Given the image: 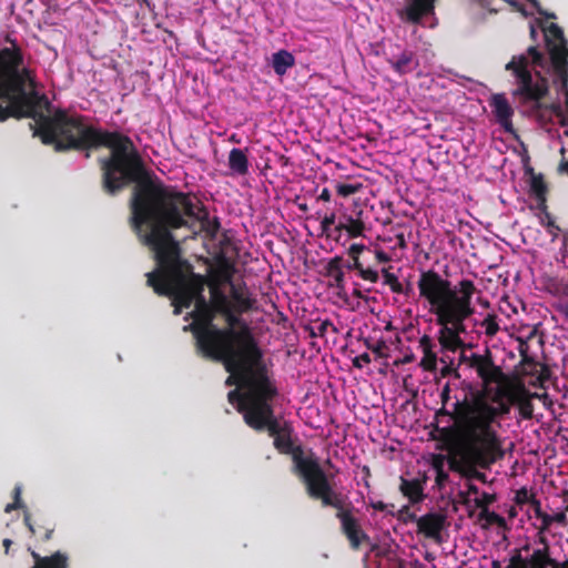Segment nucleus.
Masks as SVG:
<instances>
[{
    "instance_id": "51",
    "label": "nucleus",
    "mask_w": 568,
    "mask_h": 568,
    "mask_svg": "<svg viewBox=\"0 0 568 568\" xmlns=\"http://www.w3.org/2000/svg\"><path fill=\"white\" fill-rule=\"evenodd\" d=\"M564 568H568V561L565 564Z\"/></svg>"
},
{
    "instance_id": "12",
    "label": "nucleus",
    "mask_w": 568,
    "mask_h": 568,
    "mask_svg": "<svg viewBox=\"0 0 568 568\" xmlns=\"http://www.w3.org/2000/svg\"><path fill=\"white\" fill-rule=\"evenodd\" d=\"M32 557L36 562L33 568H69V556L62 551L44 557L33 551Z\"/></svg>"
},
{
    "instance_id": "24",
    "label": "nucleus",
    "mask_w": 568,
    "mask_h": 568,
    "mask_svg": "<svg viewBox=\"0 0 568 568\" xmlns=\"http://www.w3.org/2000/svg\"><path fill=\"white\" fill-rule=\"evenodd\" d=\"M359 274L364 280L371 281L373 283H376L379 278L378 272L375 270H372V268L363 267V268H361Z\"/></svg>"
},
{
    "instance_id": "39",
    "label": "nucleus",
    "mask_w": 568,
    "mask_h": 568,
    "mask_svg": "<svg viewBox=\"0 0 568 568\" xmlns=\"http://www.w3.org/2000/svg\"><path fill=\"white\" fill-rule=\"evenodd\" d=\"M460 362L466 363L470 366L471 355L467 356L464 352L460 354Z\"/></svg>"
},
{
    "instance_id": "37",
    "label": "nucleus",
    "mask_w": 568,
    "mask_h": 568,
    "mask_svg": "<svg viewBox=\"0 0 568 568\" xmlns=\"http://www.w3.org/2000/svg\"><path fill=\"white\" fill-rule=\"evenodd\" d=\"M559 172L568 174V161H561L559 165Z\"/></svg>"
},
{
    "instance_id": "46",
    "label": "nucleus",
    "mask_w": 568,
    "mask_h": 568,
    "mask_svg": "<svg viewBox=\"0 0 568 568\" xmlns=\"http://www.w3.org/2000/svg\"><path fill=\"white\" fill-rule=\"evenodd\" d=\"M52 532H53L52 530H48V531L45 532V536H44L45 540H49V539L51 538Z\"/></svg>"
},
{
    "instance_id": "42",
    "label": "nucleus",
    "mask_w": 568,
    "mask_h": 568,
    "mask_svg": "<svg viewBox=\"0 0 568 568\" xmlns=\"http://www.w3.org/2000/svg\"><path fill=\"white\" fill-rule=\"evenodd\" d=\"M373 507L378 510H384L385 505L382 501L373 504Z\"/></svg>"
},
{
    "instance_id": "6",
    "label": "nucleus",
    "mask_w": 568,
    "mask_h": 568,
    "mask_svg": "<svg viewBox=\"0 0 568 568\" xmlns=\"http://www.w3.org/2000/svg\"><path fill=\"white\" fill-rule=\"evenodd\" d=\"M189 317H192L194 320V324L191 325V328L194 332V335L196 337V343L201 352L215 361H220L226 366L225 361L223 358H217L215 356V353L209 352V347H212V351L215 352V348L217 349V344L215 343V329L227 332L231 329V325L229 324L227 320L217 311L211 310L210 311V320L206 321V318L202 317V314L197 312L196 306L192 307V311L187 313L185 320ZM225 369L229 372L227 367ZM231 376L226 379V385L232 386L237 383V379L234 377V374L239 375V382H240V389L235 388L234 390H237L241 395L244 394L243 388V377L242 372L237 368L230 369Z\"/></svg>"
},
{
    "instance_id": "32",
    "label": "nucleus",
    "mask_w": 568,
    "mask_h": 568,
    "mask_svg": "<svg viewBox=\"0 0 568 568\" xmlns=\"http://www.w3.org/2000/svg\"><path fill=\"white\" fill-rule=\"evenodd\" d=\"M346 267L348 270H356L358 273L361 272V268H363V265L359 262V258H353L352 263H347Z\"/></svg>"
},
{
    "instance_id": "15",
    "label": "nucleus",
    "mask_w": 568,
    "mask_h": 568,
    "mask_svg": "<svg viewBox=\"0 0 568 568\" xmlns=\"http://www.w3.org/2000/svg\"><path fill=\"white\" fill-rule=\"evenodd\" d=\"M294 63V55L286 50H280L272 55V68L277 75H284Z\"/></svg>"
},
{
    "instance_id": "43",
    "label": "nucleus",
    "mask_w": 568,
    "mask_h": 568,
    "mask_svg": "<svg viewBox=\"0 0 568 568\" xmlns=\"http://www.w3.org/2000/svg\"><path fill=\"white\" fill-rule=\"evenodd\" d=\"M469 493L474 494V495H477L479 493L478 487L475 486V485H470L469 486Z\"/></svg>"
},
{
    "instance_id": "48",
    "label": "nucleus",
    "mask_w": 568,
    "mask_h": 568,
    "mask_svg": "<svg viewBox=\"0 0 568 568\" xmlns=\"http://www.w3.org/2000/svg\"><path fill=\"white\" fill-rule=\"evenodd\" d=\"M232 140L235 141V143H239V140H236L235 136H232Z\"/></svg>"
},
{
    "instance_id": "49",
    "label": "nucleus",
    "mask_w": 568,
    "mask_h": 568,
    "mask_svg": "<svg viewBox=\"0 0 568 568\" xmlns=\"http://www.w3.org/2000/svg\"><path fill=\"white\" fill-rule=\"evenodd\" d=\"M232 140L235 141V143H239V140H236L235 136H232Z\"/></svg>"
},
{
    "instance_id": "25",
    "label": "nucleus",
    "mask_w": 568,
    "mask_h": 568,
    "mask_svg": "<svg viewBox=\"0 0 568 568\" xmlns=\"http://www.w3.org/2000/svg\"><path fill=\"white\" fill-rule=\"evenodd\" d=\"M335 214L332 213L329 215H325L324 219L322 220L321 222V225H322V229L324 231H327L329 230L331 226H333L335 224Z\"/></svg>"
},
{
    "instance_id": "9",
    "label": "nucleus",
    "mask_w": 568,
    "mask_h": 568,
    "mask_svg": "<svg viewBox=\"0 0 568 568\" xmlns=\"http://www.w3.org/2000/svg\"><path fill=\"white\" fill-rule=\"evenodd\" d=\"M434 13V0H406L405 7L399 11L405 21L426 26V19Z\"/></svg>"
},
{
    "instance_id": "3",
    "label": "nucleus",
    "mask_w": 568,
    "mask_h": 568,
    "mask_svg": "<svg viewBox=\"0 0 568 568\" xmlns=\"http://www.w3.org/2000/svg\"><path fill=\"white\" fill-rule=\"evenodd\" d=\"M453 408L443 407L438 414L454 420L459 457L469 466L488 469L504 456L499 429L508 405L498 397L475 394L469 400L456 399Z\"/></svg>"
},
{
    "instance_id": "41",
    "label": "nucleus",
    "mask_w": 568,
    "mask_h": 568,
    "mask_svg": "<svg viewBox=\"0 0 568 568\" xmlns=\"http://www.w3.org/2000/svg\"><path fill=\"white\" fill-rule=\"evenodd\" d=\"M24 521H26V525L28 526L29 530H30V531H32V532H34L33 526H32V524L30 523V517H29V515H26V517H24Z\"/></svg>"
},
{
    "instance_id": "44",
    "label": "nucleus",
    "mask_w": 568,
    "mask_h": 568,
    "mask_svg": "<svg viewBox=\"0 0 568 568\" xmlns=\"http://www.w3.org/2000/svg\"><path fill=\"white\" fill-rule=\"evenodd\" d=\"M10 545H11V540L10 539H4L3 540V546L6 547V551H8Z\"/></svg>"
},
{
    "instance_id": "19",
    "label": "nucleus",
    "mask_w": 568,
    "mask_h": 568,
    "mask_svg": "<svg viewBox=\"0 0 568 568\" xmlns=\"http://www.w3.org/2000/svg\"><path fill=\"white\" fill-rule=\"evenodd\" d=\"M540 541L544 544V547L534 550L531 555V564L535 568H545L550 561L548 555V545L542 537H540Z\"/></svg>"
},
{
    "instance_id": "11",
    "label": "nucleus",
    "mask_w": 568,
    "mask_h": 568,
    "mask_svg": "<svg viewBox=\"0 0 568 568\" xmlns=\"http://www.w3.org/2000/svg\"><path fill=\"white\" fill-rule=\"evenodd\" d=\"M490 105L493 106L497 122L504 128L506 132L513 131L511 116L514 111L508 101L503 94H494Z\"/></svg>"
},
{
    "instance_id": "28",
    "label": "nucleus",
    "mask_w": 568,
    "mask_h": 568,
    "mask_svg": "<svg viewBox=\"0 0 568 568\" xmlns=\"http://www.w3.org/2000/svg\"><path fill=\"white\" fill-rule=\"evenodd\" d=\"M363 363H371V356L368 353H363L354 359V366L362 367Z\"/></svg>"
},
{
    "instance_id": "50",
    "label": "nucleus",
    "mask_w": 568,
    "mask_h": 568,
    "mask_svg": "<svg viewBox=\"0 0 568 568\" xmlns=\"http://www.w3.org/2000/svg\"><path fill=\"white\" fill-rule=\"evenodd\" d=\"M232 140L235 141V143H239V140H236L235 136H232Z\"/></svg>"
},
{
    "instance_id": "31",
    "label": "nucleus",
    "mask_w": 568,
    "mask_h": 568,
    "mask_svg": "<svg viewBox=\"0 0 568 568\" xmlns=\"http://www.w3.org/2000/svg\"><path fill=\"white\" fill-rule=\"evenodd\" d=\"M355 192V187L348 184H343L338 186V193L342 195H349Z\"/></svg>"
},
{
    "instance_id": "29",
    "label": "nucleus",
    "mask_w": 568,
    "mask_h": 568,
    "mask_svg": "<svg viewBox=\"0 0 568 568\" xmlns=\"http://www.w3.org/2000/svg\"><path fill=\"white\" fill-rule=\"evenodd\" d=\"M541 518V529L540 532L548 529L551 523L554 521V518L550 515L542 514L540 515Z\"/></svg>"
},
{
    "instance_id": "20",
    "label": "nucleus",
    "mask_w": 568,
    "mask_h": 568,
    "mask_svg": "<svg viewBox=\"0 0 568 568\" xmlns=\"http://www.w3.org/2000/svg\"><path fill=\"white\" fill-rule=\"evenodd\" d=\"M402 490L406 496H408L414 501H417L422 496L420 486L405 479H403L402 483Z\"/></svg>"
},
{
    "instance_id": "13",
    "label": "nucleus",
    "mask_w": 568,
    "mask_h": 568,
    "mask_svg": "<svg viewBox=\"0 0 568 568\" xmlns=\"http://www.w3.org/2000/svg\"><path fill=\"white\" fill-rule=\"evenodd\" d=\"M470 367L475 368L478 376L485 383H491L495 381L498 369L493 365L491 362L485 361L480 355L471 354Z\"/></svg>"
},
{
    "instance_id": "5",
    "label": "nucleus",
    "mask_w": 568,
    "mask_h": 568,
    "mask_svg": "<svg viewBox=\"0 0 568 568\" xmlns=\"http://www.w3.org/2000/svg\"><path fill=\"white\" fill-rule=\"evenodd\" d=\"M48 98L40 94L20 48L11 42L0 50V121L8 116L31 118L38 128Z\"/></svg>"
},
{
    "instance_id": "7",
    "label": "nucleus",
    "mask_w": 568,
    "mask_h": 568,
    "mask_svg": "<svg viewBox=\"0 0 568 568\" xmlns=\"http://www.w3.org/2000/svg\"><path fill=\"white\" fill-rule=\"evenodd\" d=\"M417 284L420 296L429 302L436 316L453 306L460 298L450 288V283L436 272H423Z\"/></svg>"
},
{
    "instance_id": "8",
    "label": "nucleus",
    "mask_w": 568,
    "mask_h": 568,
    "mask_svg": "<svg viewBox=\"0 0 568 568\" xmlns=\"http://www.w3.org/2000/svg\"><path fill=\"white\" fill-rule=\"evenodd\" d=\"M460 291V298L453 306L437 315V323L439 325L446 324L457 336L467 332L464 321L474 313L470 304L475 291L474 284L470 281H462Z\"/></svg>"
},
{
    "instance_id": "4",
    "label": "nucleus",
    "mask_w": 568,
    "mask_h": 568,
    "mask_svg": "<svg viewBox=\"0 0 568 568\" xmlns=\"http://www.w3.org/2000/svg\"><path fill=\"white\" fill-rule=\"evenodd\" d=\"M292 427L273 440L274 447L281 454L292 456L293 471L305 485L310 497L321 499L323 506H331L338 510L337 517L341 520L343 531L349 539L352 547L357 548L365 534L359 528L357 520L344 508L343 496L336 493L329 480V475L321 466L318 458L312 453H306L301 446L294 445L292 440Z\"/></svg>"
},
{
    "instance_id": "36",
    "label": "nucleus",
    "mask_w": 568,
    "mask_h": 568,
    "mask_svg": "<svg viewBox=\"0 0 568 568\" xmlns=\"http://www.w3.org/2000/svg\"><path fill=\"white\" fill-rule=\"evenodd\" d=\"M390 288L394 293H403V285L397 280L396 284L390 285Z\"/></svg>"
},
{
    "instance_id": "22",
    "label": "nucleus",
    "mask_w": 568,
    "mask_h": 568,
    "mask_svg": "<svg viewBox=\"0 0 568 568\" xmlns=\"http://www.w3.org/2000/svg\"><path fill=\"white\" fill-rule=\"evenodd\" d=\"M531 191L538 196L541 197L547 187L542 179L539 176H532L531 183H530Z\"/></svg>"
},
{
    "instance_id": "17",
    "label": "nucleus",
    "mask_w": 568,
    "mask_h": 568,
    "mask_svg": "<svg viewBox=\"0 0 568 568\" xmlns=\"http://www.w3.org/2000/svg\"><path fill=\"white\" fill-rule=\"evenodd\" d=\"M413 58V52L404 51L397 58L389 59V63L397 73L405 74L413 71L417 65V63H414Z\"/></svg>"
},
{
    "instance_id": "45",
    "label": "nucleus",
    "mask_w": 568,
    "mask_h": 568,
    "mask_svg": "<svg viewBox=\"0 0 568 568\" xmlns=\"http://www.w3.org/2000/svg\"><path fill=\"white\" fill-rule=\"evenodd\" d=\"M383 345H384V343H383V342H381L378 346H375V347H373V348H372V349H373V352H379V349H381V347H382Z\"/></svg>"
},
{
    "instance_id": "18",
    "label": "nucleus",
    "mask_w": 568,
    "mask_h": 568,
    "mask_svg": "<svg viewBox=\"0 0 568 568\" xmlns=\"http://www.w3.org/2000/svg\"><path fill=\"white\" fill-rule=\"evenodd\" d=\"M338 229L346 231L352 237H356L363 234L364 224L362 221L348 215L344 217V221L339 222Z\"/></svg>"
},
{
    "instance_id": "38",
    "label": "nucleus",
    "mask_w": 568,
    "mask_h": 568,
    "mask_svg": "<svg viewBox=\"0 0 568 568\" xmlns=\"http://www.w3.org/2000/svg\"><path fill=\"white\" fill-rule=\"evenodd\" d=\"M327 326H332V323L327 321L323 322L318 327L320 334H324L326 332Z\"/></svg>"
},
{
    "instance_id": "16",
    "label": "nucleus",
    "mask_w": 568,
    "mask_h": 568,
    "mask_svg": "<svg viewBox=\"0 0 568 568\" xmlns=\"http://www.w3.org/2000/svg\"><path fill=\"white\" fill-rule=\"evenodd\" d=\"M442 328L439 331V343L443 348L452 352H456L458 348L463 347L464 343L460 336H457L449 326L440 325Z\"/></svg>"
},
{
    "instance_id": "26",
    "label": "nucleus",
    "mask_w": 568,
    "mask_h": 568,
    "mask_svg": "<svg viewBox=\"0 0 568 568\" xmlns=\"http://www.w3.org/2000/svg\"><path fill=\"white\" fill-rule=\"evenodd\" d=\"M365 250L363 244H352L348 248V254L352 258H358L359 254Z\"/></svg>"
},
{
    "instance_id": "47",
    "label": "nucleus",
    "mask_w": 568,
    "mask_h": 568,
    "mask_svg": "<svg viewBox=\"0 0 568 568\" xmlns=\"http://www.w3.org/2000/svg\"><path fill=\"white\" fill-rule=\"evenodd\" d=\"M493 566H494L495 568H499V567H500V564H499L498 561H494Z\"/></svg>"
},
{
    "instance_id": "40",
    "label": "nucleus",
    "mask_w": 568,
    "mask_h": 568,
    "mask_svg": "<svg viewBox=\"0 0 568 568\" xmlns=\"http://www.w3.org/2000/svg\"><path fill=\"white\" fill-rule=\"evenodd\" d=\"M377 257L382 262H387L389 260L388 255L386 253H384V252H378L377 253Z\"/></svg>"
},
{
    "instance_id": "30",
    "label": "nucleus",
    "mask_w": 568,
    "mask_h": 568,
    "mask_svg": "<svg viewBox=\"0 0 568 568\" xmlns=\"http://www.w3.org/2000/svg\"><path fill=\"white\" fill-rule=\"evenodd\" d=\"M440 398L444 405H446L450 398V387L448 384L444 386L440 393Z\"/></svg>"
},
{
    "instance_id": "23",
    "label": "nucleus",
    "mask_w": 568,
    "mask_h": 568,
    "mask_svg": "<svg viewBox=\"0 0 568 568\" xmlns=\"http://www.w3.org/2000/svg\"><path fill=\"white\" fill-rule=\"evenodd\" d=\"M481 325L485 327V332L489 336H494L499 329L498 324L493 318H486Z\"/></svg>"
},
{
    "instance_id": "34",
    "label": "nucleus",
    "mask_w": 568,
    "mask_h": 568,
    "mask_svg": "<svg viewBox=\"0 0 568 568\" xmlns=\"http://www.w3.org/2000/svg\"><path fill=\"white\" fill-rule=\"evenodd\" d=\"M21 490H22L21 486L17 485L14 487V490H13L14 503H22L20 499Z\"/></svg>"
},
{
    "instance_id": "27",
    "label": "nucleus",
    "mask_w": 568,
    "mask_h": 568,
    "mask_svg": "<svg viewBox=\"0 0 568 568\" xmlns=\"http://www.w3.org/2000/svg\"><path fill=\"white\" fill-rule=\"evenodd\" d=\"M383 277H384V283L389 286L393 284H396L397 280H398L395 274L388 272L387 270H383Z\"/></svg>"
},
{
    "instance_id": "35",
    "label": "nucleus",
    "mask_w": 568,
    "mask_h": 568,
    "mask_svg": "<svg viewBox=\"0 0 568 568\" xmlns=\"http://www.w3.org/2000/svg\"><path fill=\"white\" fill-rule=\"evenodd\" d=\"M23 507V504L22 503H12V504H8L4 508V511L6 513H10L11 510L13 509H17V508H21Z\"/></svg>"
},
{
    "instance_id": "33",
    "label": "nucleus",
    "mask_w": 568,
    "mask_h": 568,
    "mask_svg": "<svg viewBox=\"0 0 568 568\" xmlns=\"http://www.w3.org/2000/svg\"><path fill=\"white\" fill-rule=\"evenodd\" d=\"M318 200L328 202L331 200V192L327 189H323L318 195Z\"/></svg>"
},
{
    "instance_id": "21",
    "label": "nucleus",
    "mask_w": 568,
    "mask_h": 568,
    "mask_svg": "<svg viewBox=\"0 0 568 568\" xmlns=\"http://www.w3.org/2000/svg\"><path fill=\"white\" fill-rule=\"evenodd\" d=\"M434 346H435V344H434L432 337L428 335H424L419 339V347L422 348L423 353L425 354V357H428L433 361L436 359V355L433 352Z\"/></svg>"
},
{
    "instance_id": "10",
    "label": "nucleus",
    "mask_w": 568,
    "mask_h": 568,
    "mask_svg": "<svg viewBox=\"0 0 568 568\" xmlns=\"http://www.w3.org/2000/svg\"><path fill=\"white\" fill-rule=\"evenodd\" d=\"M445 516L437 513L426 514L416 518L417 529L427 538H432L437 542L442 541V530L445 526Z\"/></svg>"
},
{
    "instance_id": "2",
    "label": "nucleus",
    "mask_w": 568,
    "mask_h": 568,
    "mask_svg": "<svg viewBox=\"0 0 568 568\" xmlns=\"http://www.w3.org/2000/svg\"><path fill=\"white\" fill-rule=\"evenodd\" d=\"M231 320L233 325L240 327L227 332L215 329V356L225 361L229 371L237 368L242 372L244 394L231 390L227 399L243 414L250 427L258 432L267 430L275 439V436L290 430L291 426L281 423L274 415L273 406L281 395L273 372V362L264 356L247 322H240L235 317ZM209 349L212 352V347Z\"/></svg>"
},
{
    "instance_id": "14",
    "label": "nucleus",
    "mask_w": 568,
    "mask_h": 568,
    "mask_svg": "<svg viewBox=\"0 0 568 568\" xmlns=\"http://www.w3.org/2000/svg\"><path fill=\"white\" fill-rule=\"evenodd\" d=\"M229 168L237 175H246L248 173V160L245 151L242 149H232L229 154Z\"/></svg>"
},
{
    "instance_id": "1",
    "label": "nucleus",
    "mask_w": 568,
    "mask_h": 568,
    "mask_svg": "<svg viewBox=\"0 0 568 568\" xmlns=\"http://www.w3.org/2000/svg\"><path fill=\"white\" fill-rule=\"evenodd\" d=\"M36 135L55 150H89L105 146L109 154L100 159L102 183L110 194L134 183L130 199L131 223L140 240L153 252L156 272L148 273V285L159 295L172 300L174 314L182 308L196 306L202 317L210 320L213 308L231 325V317L244 321L241 315L256 308V300L245 285L235 284L231 276L210 284V298L204 295L206 280L192 271L181 258L179 240L172 230L185 229L183 240L204 233L216 237L221 224L217 217L199 209L191 199L171 186H165L144 170L142 160L130 138L89 125L75 113L57 110L48 100L42 115H38Z\"/></svg>"
}]
</instances>
